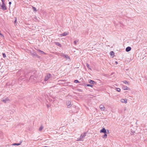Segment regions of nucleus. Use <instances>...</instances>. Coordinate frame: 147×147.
I'll list each match as a JSON object with an SVG mask.
<instances>
[{"label": "nucleus", "mask_w": 147, "mask_h": 147, "mask_svg": "<svg viewBox=\"0 0 147 147\" xmlns=\"http://www.w3.org/2000/svg\"><path fill=\"white\" fill-rule=\"evenodd\" d=\"M31 53V55L34 57H35L36 58V57H37L38 58H39V56H38V55L37 54L34 52H30Z\"/></svg>", "instance_id": "1"}, {"label": "nucleus", "mask_w": 147, "mask_h": 147, "mask_svg": "<svg viewBox=\"0 0 147 147\" xmlns=\"http://www.w3.org/2000/svg\"><path fill=\"white\" fill-rule=\"evenodd\" d=\"M0 5L1 6V7L2 9L4 10H5L7 9V8L5 6L4 1H3L2 2V5H1V4Z\"/></svg>", "instance_id": "2"}, {"label": "nucleus", "mask_w": 147, "mask_h": 147, "mask_svg": "<svg viewBox=\"0 0 147 147\" xmlns=\"http://www.w3.org/2000/svg\"><path fill=\"white\" fill-rule=\"evenodd\" d=\"M51 75L50 74H48L47 76L45 77L44 81H47L48 79L51 77Z\"/></svg>", "instance_id": "3"}, {"label": "nucleus", "mask_w": 147, "mask_h": 147, "mask_svg": "<svg viewBox=\"0 0 147 147\" xmlns=\"http://www.w3.org/2000/svg\"><path fill=\"white\" fill-rule=\"evenodd\" d=\"M66 104L68 108L72 106L70 101H67L66 102Z\"/></svg>", "instance_id": "4"}, {"label": "nucleus", "mask_w": 147, "mask_h": 147, "mask_svg": "<svg viewBox=\"0 0 147 147\" xmlns=\"http://www.w3.org/2000/svg\"><path fill=\"white\" fill-rule=\"evenodd\" d=\"M86 133H84L83 134H82L80 136V138L78 140H81V139L83 138H84L86 136Z\"/></svg>", "instance_id": "5"}, {"label": "nucleus", "mask_w": 147, "mask_h": 147, "mask_svg": "<svg viewBox=\"0 0 147 147\" xmlns=\"http://www.w3.org/2000/svg\"><path fill=\"white\" fill-rule=\"evenodd\" d=\"M61 56L65 58L66 59H70L69 57L67 55H65L62 53Z\"/></svg>", "instance_id": "6"}, {"label": "nucleus", "mask_w": 147, "mask_h": 147, "mask_svg": "<svg viewBox=\"0 0 147 147\" xmlns=\"http://www.w3.org/2000/svg\"><path fill=\"white\" fill-rule=\"evenodd\" d=\"M89 82L91 84H96V82L92 80H89Z\"/></svg>", "instance_id": "7"}, {"label": "nucleus", "mask_w": 147, "mask_h": 147, "mask_svg": "<svg viewBox=\"0 0 147 147\" xmlns=\"http://www.w3.org/2000/svg\"><path fill=\"white\" fill-rule=\"evenodd\" d=\"M100 133H107V131L105 128H103L100 130Z\"/></svg>", "instance_id": "8"}, {"label": "nucleus", "mask_w": 147, "mask_h": 147, "mask_svg": "<svg viewBox=\"0 0 147 147\" xmlns=\"http://www.w3.org/2000/svg\"><path fill=\"white\" fill-rule=\"evenodd\" d=\"M127 100L126 99H121L120 101L122 102H124L125 103H126L127 102Z\"/></svg>", "instance_id": "9"}, {"label": "nucleus", "mask_w": 147, "mask_h": 147, "mask_svg": "<svg viewBox=\"0 0 147 147\" xmlns=\"http://www.w3.org/2000/svg\"><path fill=\"white\" fill-rule=\"evenodd\" d=\"M131 49V48L130 47H128L125 49L126 51L128 52L130 51Z\"/></svg>", "instance_id": "10"}, {"label": "nucleus", "mask_w": 147, "mask_h": 147, "mask_svg": "<svg viewBox=\"0 0 147 147\" xmlns=\"http://www.w3.org/2000/svg\"><path fill=\"white\" fill-rule=\"evenodd\" d=\"M123 89L124 90H129V88L128 87L126 86H123Z\"/></svg>", "instance_id": "11"}, {"label": "nucleus", "mask_w": 147, "mask_h": 147, "mask_svg": "<svg viewBox=\"0 0 147 147\" xmlns=\"http://www.w3.org/2000/svg\"><path fill=\"white\" fill-rule=\"evenodd\" d=\"M55 44L57 45L58 46L60 47H61V45L59 42H55Z\"/></svg>", "instance_id": "12"}, {"label": "nucleus", "mask_w": 147, "mask_h": 147, "mask_svg": "<svg viewBox=\"0 0 147 147\" xmlns=\"http://www.w3.org/2000/svg\"><path fill=\"white\" fill-rule=\"evenodd\" d=\"M100 109L104 111L105 110V107L103 105H100Z\"/></svg>", "instance_id": "13"}, {"label": "nucleus", "mask_w": 147, "mask_h": 147, "mask_svg": "<svg viewBox=\"0 0 147 147\" xmlns=\"http://www.w3.org/2000/svg\"><path fill=\"white\" fill-rule=\"evenodd\" d=\"M22 141H21L20 142V143H15L13 144H12V145H13V146H15V145L18 146V145H20L22 143Z\"/></svg>", "instance_id": "14"}, {"label": "nucleus", "mask_w": 147, "mask_h": 147, "mask_svg": "<svg viewBox=\"0 0 147 147\" xmlns=\"http://www.w3.org/2000/svg\"><path fill=\"white\" fill-rule=\"evenodd\" d=\"M38 51L41 54H45L44 52L43 51H42L40 49L38 50Z\"/></svg>", "instance_id": "15"}, {"label": "nucleus", "mask_w": 147, "mask_h": 147, "mask_svg": "<svg viewBox=\"0 0 147 147\" xmlns=\"http://www.w3.org/2000/svg\"><path fill=\"white\" fill-rule=\"evenodd\" d=\"M85 86H88V87H92L93 86V85L90 84H86L85 85Z\"/></svg>", "instance_id": "16"}, {"label": "nucleus", "mask_w": 147, "mask_h": 147, "mask_svg": "<svg viewBox=\"0 0 147 147\" xmlns=\"http://www.w3.org/2000/svg\"><path fill=\"white\" fill-rule=\"evenodd\" d=\"M68 34L66 32H64L61 34V35L62 36H65L67 35Z\"/></svg>", "instance_id": "17"}, {"label": "nucleus", "mask_w": 147, "mask_h": 147, "mask_svg": "<svg viewBox=\"0 0 147 147\" xmlns=\"http://www.w3.org/2000/svg\"><path fill=\"white\" fill-rule=\"evenodd\" d=\"M8 98H6L5 99H3L2 100V101L3 102H4V103H5L7 101H8Z\"/></svg>", "instance_id": "18"}, {"label": "nucleus", "mask_w": 147, "mask_h": 147, "mask_svg": "<svg viewBox=\"0 0 147 147\" xmlns=\"http://www.w3.org/2000/svg\"><path fill=\"white\" fill-rule=\"evenodd\" d=\"M107 135L106 133H104V134L102 138H107Z\"/></svg>", "instance_id": "19"}, {"label": "nucleus", "mask_w": 147, "mask_h": 147, "mask_svg": "<svg viewBox=\"0 0 147 147\" xmlns=\"http://www.w3.org/2000/svg\"><path fill=\"white\" fill-rule=\"evenodd\" d=\"M110 54L111 56L114 55V53L113 51H111L110 53Z\"/></svg>", "instance_id": "20"}, {"label": "nucleus", "mask_w": 147, "mask_h": 147, "mask_svg": "<svg viewBox=\"0 0 147 147\" xmlns=\"http://www.w3.org/2000/svg\"><path fill=\"white\" fill-rule=\"evenodd\" d=\"M43 128V126H42V125H41L39 129V131H41Z\"/></svg>", "instance_id": "21"}, {"label": "nucleus", "mask_w": 147, "mask_h": 147, "mask_svg": "<svg viewBox=\"0 0 147 147\" xmlns=\"http://www.w3.org/2000/svg\"><path fill=\"white\" fill-rule=\"evenodd\" d=\"M116 90L118 92H119L121 91V89L120 88H116Z\"/></svg>", "instance_id": "22"}, {"label": "nucleus", "mask_w": 147, "mask_h": 147, "mask_svg": "<svg viewBox=\"0 0 147 147\" xmlns=\"http://www.w3.org/2000/svg\"><path fill=\"white\" fill-rule=\"evenodd\" d=\"M78 42V40H76L75 41H74V44L76 45V43L77 42Z\"/></svg>", "instance_id": "23"}, {"label": "nucleus", "mask_w": 147, "mask_h": 147, "mask_svg": "<svg viewBox=\"0 0 147 147\" xmlns=\"http://www.w3.org/2000/svg\"><path fill=\"white\" fill-rule=\"evenodd\" d=\"M74 82H75V83H79V82L78 81V80H74Z\"/></svg>", "instance_id": "24"}, {"label": "nucleus", "mask_w": 147, "mask_h": 147, "mask_svg": "<svg viewBox=\"0 0 147 147\" xmlns=\"http://www.w3.org/2000/svg\"><path fill=\"white\" fill-rule=\"evenodd\" d=\"M32 9L34 11H36V8L34 7H32Z\"/></svg>", "instance_id": "25"}, {"label": "nucleus", "mask_w": 147, "mask_h": 147, "mask_svg": "<svg viewBox=\"0 0 147 147\" xmlns=\"http://www.w3.org/2000/svg\"><path fill=\"white\" fill-rule=\"evenodd\" d=\"M123 82L124 83H125V84H128V82L126 80H125V81H123Z\"/></svg>", "instance_id": "26"}, {"label": "nucleus", "mask_w": 147, "mask_h": 147, "mask_svg": "<svg viewBox=\"0 0 147 147\" xmlns=\"http://www.w3.org/2000/svg\"><path fill=\"white\" fill-rule=\"evenodd\" d=\"M2 54L4 58H5L6 57V55L4 53H3Z\"/></svg>", "instance_id": "27"}, {"label": "nucleus", "mask_w": 147, "mask_h": 147, "mask_svg": "<svg viewBox=\"0 0 147 147\" xmlns=\"http://www.w3.org/2000/svg\"><path fill=\"white\" fill-rule=\"evenodd\" d=\"M86 66L89 69H91L89 67V65L87 63Z\"/></svg>", "instance_id": "28"}, {"label": "nucleus", "mask_w": 147, "mask_h": 147, "mask_svg": "<svg viewBox=\"0 0 147 147\" xmlns=\"http://www.w3.org/2000/svg\"><path fill=\"white\" fill-rule=\"evenodd\" d=\"M144 81L145 82L147 83V79H146Z\"/></svg>", "instance_id": "29"}, {"label": "nucleus", "mask_w": 147, "mask_h": 147, "mask_svg": "<svg viewBox=\"0 0 147 147\" xmlns=\"http://www.w3.org/2000/svg\"><path fill=\"white\" fill-rule=\"evenodd\" d=\"M9 5H10L11 4V2H9Z\"/></svg>", "instance_id": "30"}, {"label": "nucleus", "mask_w": 147, "mask_h": 147, "mask_svg": "<svg viewBox=\"0 0 147 147\" xmlns=\"http://www.w3.org/2000/svg\"><path fill=\"white\" fill-rule=\"evenodd\" d=\"M115 63L116 64H117L118 63V62L116 61L115 62Z\"/></svg>", "instance_id": "31"}, {"label": "nucleus", "mask_w": 147, "mask_h": 147, "mask_svg": "<svg viewBox=\"0 0 147 147\" xmlns=\"http://www.w3.org/2000/svg\"><path fill=\"white\" fill-rule=\"evenodd\" d=\"M108 133H109V130H107V131L106 134Z\"/></svg>", "instance_id": "32"}, {"label": "nucleus", "mask_w": 147, "mask_h": 147, "mask_svg": "<svg viewBox=\"0 0 147 147\" xmlns=\"http://www.w3.org/2000/svg\"><path fill=\"white\" fill-rule=\"evenodd\" d=\"M47 108H49V106L48 105H47Z\"/></svg>", "instance_id": "33"}, {"label": "nucleus", "mask_w": 147, "mask_h": 147, "mask_svg": "<svg viewBox=\"0 0 147 147\" xmlns=\"http://www.w3.org/2000/svg\"><path fill=\"white\" fill-rule=\"evenodd\" d=\"M2 1V2H3V1H5L4 0H1Z\"/></svg>", "instance_id": "34"}, {"label": "nucleus", "mask_w": 147, "mask_h": 147, "mask_svg": "<svg viewBox=\"0 0 147 147\" xmlns=\"http://www.w3.org/2000/svg\"><path fill=\"white\" fill-rule=\"evenodd\" d=\"M16 20L15 21V23H16Z\"/></svg>", "instance_id": "35"}, {"label": "nucleus", "mask_w": 147, "mask_h": 147, "mask_svg": "<svg viewBox=\"0 0 147 147\" xmlns=\"http://www.w3.org/2000/svg\"><path fill=\"white\" fill-rule=\"evenodd\" d=\"M132 132V133H133V134L134 133V132H133V131H132V132Z\"/></svg>", "instance_id": "36"}, {"label": "nucleus", "mask_w": 147, "mask_h": 147, "mask_svg": "<svg viewBox=\"0 0 147 147\" xmlns=\"http://www.w3.org/2000/svg\"><path fill=\"white\" fill-rule=\"evenodd\" d=\"M132 132V133H133V134L134 133V132H133V131H132V132Z\"/></svg>", "instance_id": "37"}, {"label": "nucleus", "mask_w": 147, "mask_h": 147, "mask_svg": "<svg viewBox=\"0 0 147 147\" xmlns=\"http://www.w3.org/2000/svg\"><path fill=\"white\" fill-rule=\"evenodd\" d=\"M126 109V108H125V110Z\"/></svg>", "instance_id": "38"}]
</instances>
